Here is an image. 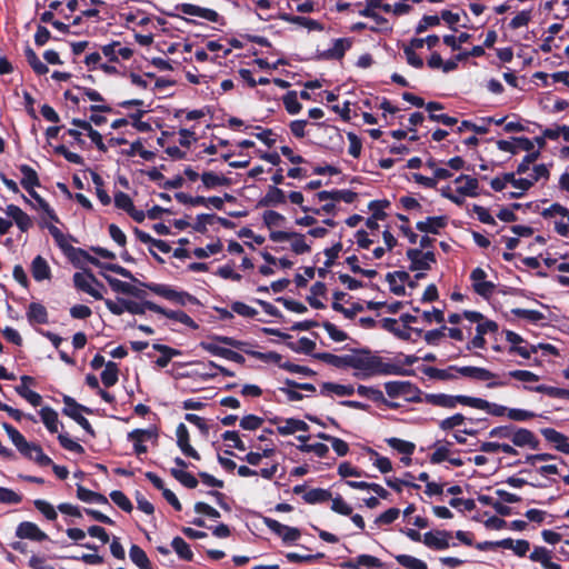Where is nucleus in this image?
Returning a JSON list of instances; mask_svg holds the SVG:
<instances>
[{
    "instance_id": "nucleus-1",
    "label": "nucleus",
    "mask_w": 569,
    "mask_h": 569,
    "mask_svg": "<svg viewBox=\"0 0 569 569\" xmlns=\"http://www.w3.org/2000/svg\"><path fill=\"white\" fill-rule=\"evenodd\" d=\"M349 367L360 370L365 376L403 375L405 371L397 365L383 362L382 358L372 355L369 350H360L350 355Z\"/></svg>"
},
{
    "instance_id": "nucleus-2",
    "label": "nucleus",
    "mask_w": 569,
    "mask_h": 569,
    "mask_svg": "<svg viewBox=\"0 0 569 569\" xmlns=\"http://www.w3.org/2000/svg\"><path fill=\"white\" fill-rule=\"evenodd\" d=\"M2 428L6 430L7 435L22 456L26 458H32V452H37V460L41 463V467L52 465L51 458L43 453L42 448L39 445L28 442L16 428L7 422L2 423Z\"/></svg>"
},
{
    "instance_id": "nucleus-3",
    "label": "nucleus",
    "mask_w": 569,
    "mask_h": 569,
    "mask_svg": "<svg viewBox=\"0 0 569 569\" xmlns=\"http://www.w3.org/2000/svg\"><path fill=\"white\" fill-rule=\"evenodd\" d=\"M63 403L66 407L62 412L77 421V423H79L86 431L93 435V429L90 422L81 415L82 411L90 413L91 410L84 406L79 405L73 398L69 396L63 397Z\"/></svg>"
},
{
    "instance_id": "nucleus-4",
    "label": "nucleus",
    "mask_w": 569,
    "mask_h": 569,
    "mask_svg": "<svg viewBox=\"0 0 569 569\" xmlns=\"http://www.w3.org/2000/svg\"><path fill=\"white\" fill-rule=\"evenodd\" d=\"M212 341H202L200 342V347L214 355V356H220L222 358H224V355L227 352V348H223V347H220L218 346L216 342H220V343H223V345H227V346H230V347H233V348H237V349H241L243 350V347L247 345L246 342L243 341H239V340H236L231 337H226V336H213L211 338Z\"/></svg>"
},
{
    "instance_id": "nucleus-5",
    "label": "nucleus",
    "mask_w": 569,
    "mask_h": 569,
    "mask_svg": "<svg viewBox=\"0 0 569 569\" xmlns=\"http://www.w3.org/2000/svg\"><path fill=\"white\" fill-rule=\"evenodd\" d=\"M426 401L433 406H439L443 408H455L457 403L469 406V405H479L473 397L469 396H448L445 393L439 395H427Z\"/></svg>"
},
{
    "instance_id": "nucleus-6",
    "label": "nucleus",
    "mask_w": 569,
    "mask_h": 569,
    "mask_svg": "<svg viewBox=\"0 0 569 569\" xmlns=\"http://www.w3.org/2000/svg\"><path fill=\"white\" fill-rule=\"evenodd\" d=\"M270 239L274 242L292 240L291 249L297 254L310 251V246L306 243L305 236L298 232L271 231Z\"/></svg>"
},
{
    "instance_id": "nucleus-7",
    "label": "nucleus",
    "mask_w": 569,
    "mask_h": 569,
    "mask_svg": "<svg viewBox=\"0 0 569 569\" xmlns=\"http://www.w3.org/2000/svg\"><path fill=\"white\" fill-rule=\"evenodd\" d=\"M77 254H79L80 257H82L84 260H87L88 262L97 266V267H100V268H103L106 270H109V271H112L117 274H120L127 279H130L132 281H136V278L133 277V274L127 270L126 268L119 266V264H113V263H101L97 258L90 256L87 251H84L83 249H80L78 248L77 250Z\"/></svg>"
},
{
    "instance_id": "nucleus-8",
    "label": "nucleus",
    "mask_w": 569,
    "mask_h": 569,
    "mask_svg": "<svg viewBox=\"0 0 569 569\" xmlns=\"http://www.w3.org/2000/svg\"><path fill=\"white\" fill-rule=\"evenodd\" d=\"M17 537L20 539H30L33 541H43L48 538L47 533H44L40 528L30 521L21 522L16 531Z\"/></svg>"
},
{
    "instance_id": "nucleus-9",
    "label": "nucleus",
    "mask_w": 569,
    "mask_h": 569,
    "mask_svg": "<svg viewBox=\"0 0 569 569\" xmlns=\"http://www.w3.org/2000/svg\"><path fill=\"white\" fill-rule=\"evenodd\" d=\"M451 532L446 530H437L436 532H427L423 535V543L429 548L443 550L449 547Z\"/></svg>"
},
{
    "instance_id": "nucleus-10",
    "label": "nucleus",
    "mask_w": 569,
    "mask_h": 569,
    "mask_svg": "<svg viewBox=\"0 0 569 569\" xmlns=\"http://www.w3.org/2000/svg\"><path fill=\"white\" fill-rule=\"evenodd\" d=\"M511 441L517 447L528 446L532 449H538L539 447V440L536 438L535 433L525 428L515 427Z\"/></svg>"
},
{
    "instance_id": "nucleus-11",
    "label": "nucleus",
    "mask_w": 569,
    "mask_h": 569,
    "mask_svg": "<svg viewBox=\"0 0 569 569\" xmlns=\"http://www.w3.org/2000/svg\"><path fill=\"white\" fill-rule=\"evenodd\" d=\"M104 279L109 283V286L112 288L116 292H121L124 295H131L136 298H142L146 292L128 282L121 281L117 278L103 274Z\"/></svg>"
},
{
    "instance_id": "nucleus-12",
    "label": "nucleus",
    "mask_w": 569,
    "mask_h": 569,
    "mask_svg": "<svg viewBox=\"0 0 569 569\" xmlns=\"http://www.w3.org/2000/svg\"><path fill=\"white\" fill-rule=\"evenodd\" d=\"M8 217L12 218L18 228L26 232L32 227L31 218L16 204H9L6 209Z\"/></svg>"
},
{
    "instance_id": "nucleus-13",
    "label": "nucleus",
    "mask_w": 569,
    "mask_h": 569,
    "mask_svg": "<svg viewBox=\"0 0 569 569\" xmlns=\"http://www.w3.org/2000/svg\"><path fill=\"white\" fill-rule=\"evenodd\" d=\"M177 443L181 451L193 459L199 460V453L189 443V432L183 423H180L177 428Z\"/></svg>"
},
{
    "instance_id": "nucleus-14",
    "label": "nucleus",
    "mask_w": 569,
    "mask_h": 569,
    "mask_svg": "<svg viewBox=\"0 0 569 569\" xmlns=\"http://www.w3.org/2000/svg\"><path fill=\"white\" fill-rule=\"evenodd\" d=\"M457 372L466 378L481 381H488L496 378V373L480 367H458Z\"/></svg>"
},
{
    "instance_id": "nucleus-15",
    "label": "nucleus",
    "mask_w": 569,
    "mask_h": 569,
    "mask_svg": "<svg viewBox=\"0 0 569 569\" xmlns=\"http://www.w3.org/2000/svg\"><path fill=\"white\" fill-rule=\"evenodd\" d=\"M447 226V217H428L425 221H419L417 223V229L421 232L427 233H439V230Z\"/></svg>"
},
{
    "instance_id": "nucleus-16",
    "label": "nucleus",
    "mask_w": 569,
    "mask_h": 569,
    "mask_svg": "<svg viewBox=\"0 0 569 569\" xmlns=\"http://www.w3.org/2000/svg\"><path fill=\"white\" fill-rule=\"evenodd\" d=\"M284 202H286L284 192L281 189H279L278 187L271 186L268 188L266 196L259 200L258 204L260 207H271V206H277V204L284 203Z\"/></svg>"
},
{
    "instance_id": "nucleus-17",
    "label": "nucleus",
    "mask_w": 569,
    "mask_h": 569,
    "mask_svg": "<svg viewBox=\"0 0 569 569\" xmlns=\"http://www.w3.org/2000/svg\"><path fill=\"white\" fill-rule=\"evenodd\" d=\"M31 273L37 281L48 280L51 278L50 267L41 256H37L33 259Z\"/></svg>"
},
{
    "instance_id": "nucleus-18",
    "label": "nucleus",
    "mask_w": 569,
    "mask_h": 569,
    "mask_svg": "<svg viewBox=\"0 0 569 569\" xmlns=\"http://www.w3.org/2000/svg\"><path fill=\"white\" fill-rule=\"evenodd\" d=\"M181 11L186 14L204 18L211 22H217L219 19V14L214 10L200 8L194 4L184 3L181 6Z\"/></svg>"
},
{
    "instance_id": "nucleus-19",
    "label": "nucleus",
    "mask_w": 569,
    "mask_h": 569,
    "mask_svg": "<svg viewBox=\"0 0 569 569\" xmlns=\"http://www.w3.org/2000/svg\"><path fill=\"white\" fill-rule=\"evenodd\" d=\"M28 320L32 323L44 325L48 322V312L43 305L32 302L28 309Z\"/></svg>"
},
{
    "instance_id": "nucleus-20",
    "label": "nucleus",
    "mask_w": 569,
    "mask_h": 569,
    "mask_svg": "<svg viewBox=\"0 0 569 569\" xmlns=\"http://www.w3.org/2000/svg\"><path fill=\"white\" fill-rule=\"evenodd\" d=\"M458 187L457 191L463 196H477L478 180L470 176L461 174L456 179V183H462Z\"/></svg>"
},
{
    "instance_id": "nucleus-21",
    "label": "nucleus",
    "mask_w": 569,
    "mask_h": 569,
    "mask_svg": "<svg viewBox=\"0 0 569 569\" xmlns=\"http://www.w3.org/2000/svg\"><path fill=\"white\" fill-rule=\"evenodd\" d=\"M309 426L303 421L295 418L284 420L282 426H278L277 430L280 435L287 436L298 431H307Z\"/></svg>"
},
{
    "instance_id": "nucleus-22",
    "label": "nucleus",
    "mask_w": 569,
    "mask_h": 569,
    "mask_svg": "<svg viewBox=\"0 0 569 569\" xmlns=\"http://www.w3.org/2000/svg\"><path fill=\"white\" fill-rule=\"evenodd\" d=\"M361 566L368 568H381L383 563L380 561V559L369 555H361L356 560L345 563L346 568L351 569H359Z\"/></svg>"
},
{
    "instance_id": "nucleus-23",
    "label": "nucleus",
    "mask_w": 569,
    "mask_h": 569,
    "mask_svg": "<svg viewBox=\"0 0 569 569\" xmlns=\"http://www.w3.org/2000/svg\"><path fill=\"white\" fill-rule=\"evenodd\" d=\"M313 357L337 368L349 367L350 362V355L340 357L329 352H320L313 355Z\"/></svg>"
},
{
    "instance_id": "nucleus-24",
    "label": "nucleus",
    "mask_w": 569,
    "mask_h": 569,
    "mask_svg": "<svg viewBox=\"0 0 569 569\" xmlns=\"http://www.w3.org/2000/svg\"><path fill=\"white\" fill-rule=\"evenodd\" d=\"M407 257L411 262V271L430 269L429 262L425 260V258L422 257V251L420 249H409L407 251Z\"/></svg>"
},
{
    "instance_id": "nucleus-25",
    "label": "nucleus",
    "mask_w": 569,
    "mask_h": 569,
    "mask_svg": "<svg viewBox=\"0 0 569 569\" xmlns=\"http://www.w3.org/2000/svg\"><path fill=\"white\" fill-rule=\"evenodd\" d=\"M153 349L162 353L161 357H159L156 361L157 366L160 368L167 367L172 357L179 356L181 353L177 349L160 343L153 345Z\"/></svg>"
},
{
    "instance_id": "nucleus-26",
    "label": "nucleus",
    "mask_w": 569,
    "mask_h": 569,
    "mask_svg": "<svg viewBox=\"0 0 569 569\" xmlns=\"http://www.w3.org/2000/svg\"><path fill=\"white\" fill-rule=\"evenodd\" d=\"M381 326L383 329L392 332L399 339L402 340H412L410 328L399 329L397 328V320L393 318H385L381 321Z\"/></svg>"
},
{
    "instance_id": "nucleus-27",
    "label": "nucleus",
    "mask_w": 569,
    "mask_h": 569,
    "mask_svg": "<svg viewBox=\"0 0 569 569\" xmlns=\"http://www.w3.org/2000/svg\"><path fill=\"white\" fill-rule=\"evenodd\" d=\"M20 171L23 174L21 184L27 191H30V189H33L40 184L38 174L31 167L22 164L20 167Z\"/></svg>"
},
{
    "instance_id": "nucleus-28",
    "label": "nucleus",
    "mask_w": 569,
    "mask_h": 569,
    "mask_svg": "<svg viewBox=\"0 0 569 569\" xmlns=\"http://www.w3.org/2000/svg\"><path fill=\"white\" fill-rule=\"evenodd\" d=\"M129 556L132 562H134L140 569H152L147 553L139 546L132 545Z\"/></svg>"
},
{
    "instance_id": "nucleus-29",
    "label": "nucleus",
    "mask_w": 569,
    "mask_h": 569,
    "mask_svg": "<svg viewBox=\"0 0 569 569\" xmlns=\"http://www.w3.org/2000/svg\"><path fill=\"white\" fill-rule=\"evenodd\" d=\"M118 365L112 361L107 362L101 373L102 383L108 388L114 386L118 382Z\"/></svg>"
},
{
    "instance_id": "nucleus-30",
    "label": "nucleus",
    "mask_w": 569,
    "mask_h": 569,
    "mask_svg": "<svg viewBox=\"0 0 569 569\" xmlns=\"http://www.w3.org/2000/svg\"><path fill=\"white\" fill-rule=\"evenodd\" d=\"M330 499H331V492L327 489H321V488L311 489L308 492H306L303 496V500L307 503H311V505L326 502Z\"/></svg>"
},
{
    "instance_id": "nucleus-31",
    "label": "nucleus",
    "mask_w": 569,
    "mask_h": 569,
    "mask_svg": "<svg viewBox=\"0 0 569 569\" xmlns=\"http://www.w3.org/2000/svg\"><path fill=\"white\" fill-rule=\"evenodd\" d=\"M40 416L42 422L46 425L50 432L53 433L58 431V413L53 409L44 407L40 410Z\"/></svg>"
},
{
    "instance_id": "nucleus-32",
    "label": "nucleus",
    "mask_w": 569,
    "mask_h": 569,
    "mask_svg": "<svg viewBox=\"0 0 569 569\" xmlns=\"http://www.w3.org/2000/svg\"><path fill=\"white\" fill-rule=\"evenodd\" d=\"M457 368L458 367H456V366H451L448 369H438V368L429 367V368L425 369V373L428 377L438 379V380H453L457 378V376L455 373H452V371L453 370L457 371Z\"/></svg>"
},
{
    "instance_id": "nucleus-33",
    "label": "nucleus",
    "mask_w": 569,
    "mask_h": 569,
    "mask_svg": "<svg viewBox=\"0 0 569 569\" xmlns=\"http://www.w3.org/2000/svg\"><path fill=\"white\" fill-rule=\"evenodd\" d=\"M473 400L479 402V405H469V407H472V408H476V409H481V410H487L492 416L501 417L507 411L506 407L499 406V405H495V403H490V402H488L485 399L473 398Z\"/></svg>"
},
{
    "instance_id": "nucleus-34",
    "label": "nucleus",
    "mask_w": 569,
    "mask_h": 569,
    "mask_svg": "<svg viewBox=\"0 0 569 569\" xmlns=\"http://www.w3.org/2000/svg\"><path fill=\"white\" fill-rule=\"evenodd\" d=\"M350 47L351 42L348 39H337L333 43V47L329 49L325 54L327 58L341 59Z\"/></svg>"
},
{
    "instance_id": "nucleus-35",
    "label": "nucleus",
    "mask_w": 569,
    "mask_h": 569,
    "mask_svg": "<svg viewBox=\"0 0 569 569\" xmlns=\"http://www.w3.org/2000/svg\"><path fill=\"white\" fill-rule=\"evenodd\" d=\"M321 392L322 393L332 392L339 397H346V396L353 395L355 389L350 385L345 386V385H339V383H333V382H325V383H322Z\"/></svg>"
},
{
    "instance_id": "nucleus-36",
    "label": "nucleus",
    "mask_w": 569,
    "mask_h": 569,
    "mask_svg": "<svg viewBox=\"0 0 569 569\" xmlns=\"http://www.w3.org/2000/svg\"><path fill=\"white\" fill-rule=\"evenodd\" d=\"M24 53L28 63L31 66V68L37 74H46L49 71L48 67L43 62H41L37 53L31 48H27Z\"/></svg>"
},
{
    "instance_id": "nucleus-37",
    "label": "nucleus",
    "mask_w": 569,
    "mask_h": 569,
    "mask_svg": "<svg viewBox=\"0 0 569 569\" xmlns=\"http://www.w3.org/2000/svg\"><path fill=\"white\" fill-rule=\"evenodd\" d=\"M201 180L207 188H214L218 186H229L230 179L223 176H218L214 172H203Z\"/></svg>"
},
{
    "instance_id": "nucleus-38",
    "label": "nucleus",
    "mask_w": 569,
    "mask_h": 569,
    "mask_svg": "<svg viewBox=\"0 0 569 569\" xmlns=\"http://www.w3.org/2000/svg\"><path fill=\"white\" fill-rule=\"evenodd\" d=\"M171 475L174 479L180 481L187 488L193 489L198 486L197 478L190 472H187L181 469H171Z\"/></svg>"
},
{
    "instance_id": "nucleus-39",
    "label": "nucleus",
    "mask_w": 569,
    "mask_h": 569,
    "mask_svg": "<svg viewBox=\"0 0 569 569\" xmlns=\"http://www.w3.org/2000/svg\"><path fill=\"white\" fill-rule=\"evenodd\" d=\"M171 546L180 558L188 561L192 560L193 553L190 550L189 545L182 538H173Z\"/></svg>"
},
{
    "instance_id": "nucleus-40",
    "label": "nucleus",
    "mask_w": 569,
    "mask_h": 569,
    "mask_svg": "<svg viewBox=\"0 0 569 569\" xmlns=\"http://www.w3.org/2000/svg\"><path fill=\"white\" fill-rule=\"evenodd\" d=\"M92 281L98 283L96 277L91 272H87L86 274L77 272L73 276V283L76 288L84 292L90 289Z\"/></svg>"
},
{
    "instance_id": "nucleus-41",
    "label": "nucleus",
    "mask_w": 569,
    "mask_h": 569,
    "mask_svg": "<svg viewBox=\"0 0 569 569\" xmlns=\"http://www.w3.org/2000/svg\"><path fill=\"white\" fill-rule=\"evenodd\" d=\"M396 560L399 565L407 569H427L426 562L408 555H398Z\"/></svg>"
},
{
    "instance_id": "nucleus-42",
    "label": "nucleus",
    "mask_w": 569,
    "mask_h": 569,
    "mask_svg": "<svg viewBox=\"0 0 569 569\" xmlns=\"http://www.w3.org/2000/svg\"><path fill=\"white\" fill-rule=\"evenodd\" d=\"M16 391L34 407L40 406L42 402L41 396L36 391L30 390L26 385L17 386Z\"/></svg>"
},
{
    "instance_id": "nucleus-43",
    "label": "nucleus",
    "mask_w": 569,
    "mask_h": 569,
    "mask_svg": "<svg viewBox=\"0 0 569 569\" xmlns=\"http://www.w3.org/2000/svg\"><path fill=\"white\" fill-rule=\"evenodd\" d=\"M387 442L392 449L399 451L400 453L407 455V456H410L415 451V448H416L415 443L405 441V440H401L398 438H390L387 440Z\"/></svg>"
},
{
    "instance_id": "nucleus-44",
    "label": "nucleus",
    "mask_w": 569,
    "mask_h": 569,
    "mask_svg": "<svg viewBox=\"0 0 569 569\" xmlns=\"http://www.w3.org/2000/svg\"><path fill=\"white\" fill-rule=\"evenodd\" d=\"M111 500L123 511L131 512L133 507L131 501L128 499V497L119 490H114L110 493Z\"/></svg>"
},
{
    "instance_id": "nucleus-45",
    "label": "nucleus",
    "mask_w": 569,
    "mask_h": 569,
    "mask_svg": "<svg viewBox=\"0 0 569 569\" xmlns=\"http://www.w3.org/2000/svg\"><path fill=\"white\" fill-rule=\"evenodd\" d=\"M283 104L286 110L291 114H296L301 110V103L297 99L296 91H289L287 94H284Z\"/></svg>"
},
{
    "instance_id": "nucleus-46",
    "label": "nucleus",
    "mask_w": 569,
    "mask_h": 569,
    "mask_svg": "<svg viewBox=\"0 0 569 569\" xmlns=\"http://www.w3.org/2000/svg\"><path fill=\"white\" fill-rule=\"evenodd\" d=\"M222 250V243L218 240L214 243L208 244L206 248H196L193 250V254L198 259H204L209 257V254H216L219 253Z\"/></svg>"
},
{
    "instance_id": "nucleus-47",
    "label": "nucleus",
    "mask_w": 569,
    "mask_h": 569,
    "mask_svg": "<svg viewBox=\"0 0 569 569\" xmlns=\"http://www.w3.org/2000/svg\"><path fill=\"white\" fill-rule=\"evenodd\" d=\"M167 318L179 321L191 329H198V325L184 312L181 310H170L167 313Z\"/></svg>"
},
{
    "instance_id": "nucleus-48",
    "label": "nucleus",
    "mask_w": 569,
    "mask_h": 569,
    "mask_svg": "<svg viewBox=\"0 0 569 569\" xmlns=\"http://www.w3.org/2000/svg\"><path fill=\"white\" fill-rule=\"evenodd\" d=\"M511 312L515 316H517L519 318L527 319L531 322H538V321H541L545 319V316L540 311H537V310H527V309L516 308V309H512Z\"/></svg>"
},
{
    "instance_id": "nucleus-49",
    "label": "nucleus",
    "mask_w": 569,
    "mask_h": 569,
    "mask_svg": "<svg viewBox=\"0 0 569 569\" xmlns=\"http://www.w3.org/2000/svg\"><path fill=\"white\" fill-rule=\"evenodd\" d=\"M148 288L153 291L154 293L168 299V300H174V299H178V298H181V292H177L176 290L173 289H170L166 286H162V284H153V286H148Z\"/></svg>"
},
{
    "instance_id": "nucleus-50",
    "label": "nucleus",
    "mask_w": 569,
    "mask_h": 569,
    "mask_svg": "<svg viewBox=\"0 0 569 569\" xmlns=\"http://www.w3.org/2000/svg\"><path fill=\"white\" fill-rule=\"evenodd\" d=\"M286 218L277 211L268 210L263 213V222L269 228L280 227Z\"/></svg>"
},
{
    "instance_id": "nucleus-51",
    "label": "nucleus",
    "mask_w": 569,
    "mask_h": 569,
    "mask_svg": "<svg viewBox=\"0 0 569 569\" xmlns=\"http://www.w3.org/2000/svg\"><path fill=\"white\" fill-rule=\"evenodd\" d=\"M409 382L390 381L385 385L386 392L389 397H397L406 392Z\"/></svg>"
},
{
    "instance_id": "nucleus-52",
    "label": "nucleus",
    "mask_w": 569,
    "mask_h": 569,
    "mask_svg": "<svg viewBox=\"0 0 569 569\" xmlns=\"http://www.w3.org/2000/svg\"><path fill=\"white\" fill-rule=\"evenodd\" d=\"M22 497L11 489L0 487V502L8 505H18Z\"/></svg>"
},
{
    "instance_id": "nucleus-53",
    "label": "nucleus",
    "mask_w": 569,
    "mask_h": 569,
    "mask_svg": "<svg viewBox=\"0 0 569 569\" xmlns=\"http://www.w3.org/2000/svg\"><path fill=\"white\" fill-rule=\"evenodd\" d=\"M358 393L362 397H367L369 399H372L373 401H382L386 402V399L383 397V393L379 389H375L371 387L366 386H359L357 389Z\"/></svg>"
},
{
    "instance_id": "nucleus-54",
    "label": "nucleus",
    "mask_w": 569,
    "mask_h": 569,
    "mask_svg": "<svg viewBox=\"0 0 569 569\" xmlns=\"http://www.w3.org/2000/svg\"><path fill=\"white\" fill-rule=\"evenodd\" d=\"M114 204L117 208L124 210L127 213L130 210H133L134 207L131 198L122 191H118L114 194Z\"/></svg>"
},
{
    "instance_id": "nucleus-55",
    "label": "nucleus",
    "mask_w": 569,
    "mask_h": 569,
    "mask_svg": "<svg viewBox=\"0 0 569 569\" xmlns=\"http://www.w3.org/2000/svg\"><path fill=\"white\" fill-rule=\"evenodd\" d=\"M298 449L302 452H315L318 457H325L329 451L328 446L320 442L313 445L301 443Z\"/></svg>"
},
{
    "instance_id": "nucleus-56",
    "label": "nucleus",
    "mask_w": 569,
    "mask_h": 569,
    "mask_svg": "<svg viewBox=\"0 0 569 569\" xmlns=\"http://www.w3.org/2000/svg\"><path fill=\"white\" fill-rule=\"evenodd\" d=\"M322 327L328 332L329 337L337 342H341L348 339V336L346 332L339 330L333 323L329 321H325L322 323Z\"/></svg>"
},
{
    "instance_id": "nucleus-57",
    "label": "nucleus",
    "mask_w": 569,
    "mask_h": 569,
    "mask_svg": "<svg viewBox=\"0 0 569 569\" xmlns=\"http://www.w3.org/2000/svg\"><path fill=\"white\" fill-rule=\"evenodd\" d=\"M542 436L547 441L555 443L556 446H561V443L567 440V437L556 429L546 428L541 430Z\"/></svg>"
},
{
    "instance_id": "nucleus-58",
    "label": "nucleus",
    "mask_w": 569,
    "mask_h": 569,
    "mask_svg": "<svg viewBox=\"0 0 569 569\" xmlns=\"http://www.w3.org/2000/svg\"><path fill=\"white\" fill-rule=\"evenodd\" d=\"M34 507L49 520H54L57 518V511L54 508L44 500H36Z\"/></svg>"
},
{
    "instance_id": "nucleus-59",
    "label": "nucleus",
    "mask_w": 569,
    "mask_h": 569,
    "mask_svg": "<svg viewBox=\"0 0 569 569\" xmlns=\"http://www.w3.org/2000/svg\"><path fill=\"white\" fill-rule=\"evenodd\" d=\"M58 440L60 442V445L69 450V451H73V452H77V453H83L84 449L81 445H79L78 442H76L74 440L70 439L68 436L66 435H59L58 436Z\"/></svg>"
},
{
    "instance_id": "nucleus-60",
    "label": "nucleus",
    "mask_w": 569,
    "mask_h": 569,
    "mask_svg": "<svg viewBox=\"0 0 569 569\" xmlns=\"http://www.w3.org/2000/svg\"><path fill=\"white\" fill-rule=\"evenodd\" d=\"M231 310L242 317L253 318L257 315V310L251 308L250 306L236 301L231 305Z\"/></svg>"
},
{
    "instance_id": "nucleus-61",
    "label": "nucleus",
    "mask_w": 569,
    "mask_h": 569,
    "mask_svg": "<svg viewBox=\"0 0 569 569\" xmlns=\"http://www.w3.org/2000/svg\"><path fill=\"white\" fill-rule=\"evenodd\" d=\"M330 500H332L331 509L335 512L345 515V516H350L352 513V508L346 501H343V499L341 497H336V498L331 497Z\"/></svg>"
},
{
    "instance_id": "nucleus-62",
    "label": "nucleus",
    "mask_w": 569,
    "mask_h": 569,
    "mask_svg": "<svg viewBox=\"0 0 569 569\" xmlns=\"http://www.w3.org/2000/svg\"><path fill=\"white\" fill-rule=\"evenodd\" d=\"M529 557L532 561L540 562L545 566V563L551 559V553L545 547H536Z\"/></svg>"
},
{
    "instance_id": "nucleus-63",
    "label": "nucleus",
    "mask_w": 569,
    "mask_h": 569,
    "mask_svg": "<svg viewBox=\"0 0 569 569\" xmlns=\"http://www.w3.org/2000/svg\"><path fill=\"white\" fill-rule=\"evenodd\" d=\"M445 330H447L446 326H442L440 329L427 331L423 338L428 345L436 346L445 337Z\"/></svg>"
},
{
    "instance_id": "nucleus-64",
    "label": "nucleus",
    "mask_w": 569,
    "mask_h": 569,
    "mask_svg": "<svg viewBox=\"0 0 569 569\" xmlns=\"http://www.w3.org/2000/svg\"><path fill=\"white\" fill-rule=\"evenodd\" d=\"M262 418H259L253 415H248L240 420V426L246 430H256L262 425Z\"/></svg>"
}]
</instances>
